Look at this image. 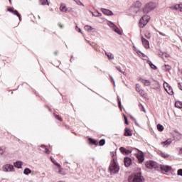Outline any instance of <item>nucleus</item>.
Here are the masks:
<instances>
[{
  "mask_svg": "<svg viewBox=\"0 0 182 182\" xmlns=\"http://www.w3.org/2000/svg\"><path fill=\"white\" fill-rule=\"evenodd\" d=\"M150 21V16L149 15H144L140 19L139 22V28H142L149 23Z\"/></svg>",
  "mask_w": 182,
  "mask_h": 182,
  "instance_id": "2",
  "label": "nucleus"
},
{
  "mask_svg": "<svg viewBox=\"0 0 182 182\" xmlns=\"http://www.w3.org/2000/svg\"><path fill=\"white\" fill-rule=\"evenodd\" d=\"M164 87L168 95H170L171 96H173V95H174V92H173V88L171 87V86H170V85H168V83L165 82L164 84Z\"/></svg>",
  "mask_w": 182,
  "mask_h": 182,
  "instance_id": "5",
  "label": "nucleus"
},
{
  "mask_svg": "<svg viewBox=\"0 0 182 182\" xmlns=\"http://www.w3.org/2000/svg\"><path fill=\"white\" fill-rule=\"evenodd\" d=\"M58 174H62L63 176H65V174H66V173L63 171V168L60 166L58 167Z\"/></svg>",
  "mask_w": 182,
  "mask_h": 182,
  "instance_id": "26",
  "label": "nucleus"
},
{
  "mask_svg": "<svg viewBox=\"0 0 182 182\" xmlns=\"http://www.w3.org/2000/svg\"><path fill=\"white\" fill-rule=\"evenodd\" d=\"M178 87L180 89V90H182V83L181 82H179L178 84Z\"/></svg>",
  "mask_w": 182,
  "mask_h": 182,
  "instance_id": "41",
  "label": "nucleus"
},
{
  "mask_svg": "<svg viewBox=\"0 0 182 182\" xmlns=\"http://www.w3.org/2000/svg\"><path fill=\"white\" fill-rule=\"evenodd\" d=\"M159 156H161L164 159H168L170 157V155L168 154H166L161 151H159Z\"/></svg>",
  "mask_w": 182,
  "mask_h": 182,
  "instance_id": "18",
  "label": "nucleus"
},
{
  "mask_svg": "<svg viewBox=\"0 0 182 182\" xmlns=\"http://www.w3.org/2000/svg\"><path fill=\"white\" fill-rule=\"evenodd\" d=\"M145 166L146 167V168H149V170H153V168L156 170L159 168V165L156 161H148L146 162Z\"/></svg>",
  "mask_w": 182,
  "mask_h": 182,
  "instance_id": "3",
  "label": "nucleus"
},
{
  "mask_svg": "<svg viewBox=\"0 0 182 182\" xmlns=\"http://www.w3.org/2000/svg\"><path fill=\"white\" fill-rule=\"evenodd\" d=\"M23 173L25 174L28 175V174H31V173H32V171H31V169L26 168L24 169Z\"/></svg>",
  "mask_w": 182,
  "mask_h": 182,
  "instance_id": "30",
  "label": "nucleus"
},
{
  "mask_svg": "<svg viewBox=\"0 0 182 182\" xmlns=\"http://www.w3.org/2000/svg\"><path fill=\"white\" fill-rule=\"evenodd\" d=\"M70 73H71V75H72V71L71 70H70Z\"/></svg>",
  "mask_w": 182,
  "mask_h": 182,
  "instance_id": "52",
  "label": "nucleus"
},
{
  "mask_svg": "<svg viewBox=\"0 0 182 182\" xmlns=\"http://www.w3.org/2000/svg\"><path fill=\"white\" fill-rule=\"evenodd\" d=\"M84 28L85 31H87V32H90L91 31H93V28L89 25L85 26Z\"/></svg>",
  "mask_w": 182,
  "mask_h": 182,
  "instance_id": "24",
  "label": "nucleus"
},
{
  "mask_svg": "<svg viewBox=\"0 0 182 182\" xmlns=\"http://www.w3.org/2000/svg\"><path fill=\"white\" fill-rule=\"evenodd\" d=\"M144 181V178L141 176V173H138L134 175L133 178V182H143Z\"/></svg>",
  "mask_w": 182,
  "mask_h": 182,
  "instance_id": "6",
  "label": "nucleus"
},
{
  "mask_svg": "<svg viewBox=\"0 0 182 182\" xmlns=\"http://www.w3.org/2000/svg\"><path fill=\"white\" fill-rule=\"evenodd\" d=\"M138 93H139L141 96H146V92H144L143 90H139Z\"/></svg>",
  "mask_w": 182,
  "mask_h": 182,
  "instance_id": "36",
  "label": "nucleus"
},
{
  "mask_svg": "<svg viewBox=\"0 0 182 182\" xmlns=\"http://www.w3.org/2000/svg\"><path fill=\"white\" fill-rule=\"evenodd\" d=\"M126 148H124V147H120L119 148V151H121V153H122V154H125V153H126Z\"/></svg>",
  "mask_w": 182,
  "mask_h": 182,
  "instance_id": "35",
  "label": "nucleus"
},
{
  "mask_svg": "<svg viewBox=\"0 0 182 182\" xmlns=\"http://www.w3.org/2000/svg\"><path fill=\"white\" fill-rule=\"evenodd\" d=\"M9 1L11 2V0H9Z\"/></svg>",
  "mask_w": 182,
  "mask_h": 182,
  "instance_id": "53",
  "label": "nucleus"
},
{
  "mask_svg": "<svg viewBox=\"0 0 182 182\" xmlns=\"http://www.w3.org/2000/svg\"><path fill=\"white\" fill-rule=\"evenodd\" d=\"M9 12H12L14 15L18 17L19 20L21 21V14L18 12V11L15 10L14 8L11 7L8 9Z\"/></svg>",
  "mask_w": 182,
  "mask_h": 182,
  "instance_id": "9",
  "label": "nucleus"
},
{
  "mask_svg": "<svg viewBox=\"0 0 182 182\" xmlns=\"http://www.w3.org/2000/svg\"><path fill=\"white\" fill-rule=\"evenodd\" d=\"M157 129H158L159 132H163L164 130V127H163V125H161L160 124H158Z\"/></svg>",
  "mask_w": 182,
  "mask_h": 182,
  "instance_id": "27",
  "label": "nucleus"
},
{
  "mask_svg": "<svg viewBox=\"0 0 182 182\" xmlns=\"http://www.w3.org/2000/svg\"><path fill=\"white\" fill-rule=\"evenodd\" d=\"M105 143H106V141L105 139H101L99 141V146H105Z\"/></svg>",
  "mask_w": 182,
  "mask_h": 182,
  "instance_id": "33",
  "label": "nucleus"
},
{
  "mask_svg": "<svg viewBox=\"0 0 182 182\" xmlns=\"http://www.w3.org/2000/svg\"><path fill=\"white\" fill-rule=\"evenodd\" d=\"M141 39L142 45L145 49H149L150 48V43L143 36H141Z\"/></svg>",
  "mask_w": 182,
  "mask_h": 182,
  "instance_id": "7",
  "label": "nucleus"
},
{
  "mask_svg": "<svg viewBox=\"0 0 182 182\" xmlns=\"http://www.w3.org/2000/svg\"><path fill=\"white\" fill-rule=\"evenodd\" d=\"M175 106H176V107H178V109H181L182 104H181V102L178 101V102H176Z\"/></svg>",
  "mask_w": 182,
  "mask_h": 182,
  "instance_id": "29",
  "label": "nucleus"
},
{
  "mask_svg": "<svg viewBox=\"0 0 182 182\" xmlns=\"http://www.w3.org/2000/svg\"><path fill=\"white\" fill-rule=\"evenodd\" d=\"M125 167H129L132 164V159L130 158H125L124 160Z\"/></svg>",
  "mask_w": 182,
  "mask_h": 182,
  "instance_id": "11",
  "label": "nucleus"
},
{
  "mask_svg": "<svg viewBox=\"0 0 182 182\" xmlns=\"http://www.w3.org/2000/svg\"><path fill=\"white\" fill-rule=\"evenodd\" d=\"M148 65H149L150 68H151V69H154V70H157V67L156 65H154V64H153V63H151V61L148 60L147 61Z\"/></svg>",
  "mask_w": 182,
  "mask_h": 182,
  "instance_id": "21",
  "label": "nucleus"
},
{
  "mask_svg": "<svg viewBox=\"0 0 182 182\" xmlns=\"http://www.w3.org/2000/svg\"><path fill=\"white\" fill-rule=\"evenodd\" d=\"M14 167H16L17 168H21V167H22V162L21 161L15 162Z\"/></svg>",
  "mask_w": 182,
  "mask_h": 182,
  "instance_id": "23",
  "label": "nucleus"
},
{
  "mask_svg": "<svg viewBox=\"0 0 182 182\" xmlns=\"http://www.w3.org/2000/svg\"><path fill=\"white\" fill-rule=\"evenodd\" d=\"M54 54H55V55H58V52H55Z\"/></svg>",
  "mask_w": 182,
  "mask_h": 182,
  "instance_id": "50",
  "label": "nucleus"
},
{
  "mask_svg": "<svg viewBox=\"0 0 182 182\" xmlns=\"http://www.w3.org/2000/svg\"><path fill=\"white\" fill-rule=\"evenodd\" d=\"M139 81L141 82V83H143L144 86H150L151 85V82L149 81V80H144L143 78H139Z\"/></svg>",
  "mask_w": 182,
  "mask_h": 182,
  "instance_id": "10",
  "label": "nucleus"
},
{
  "mask_svg": "<svg viewBox=\"0 0 182 182\" xmlns=\"http://www.w3.org/2000/svg\"><path fill=\"white\" fill-rule=\"evenodd\" d=\"M116 69H117L118 71L120 72V73H123V71L122 70V68L120 67H116Z\"/></svg>",
  "mask_w": 182,
  "mask_h": 182,
  "instance_id": "43",
  "label": "nucleus"
},
{
  "mask_svg": "<svg viewBox=\"0 0 182 182\" xmlns=\"http://www.w3.org/2000/svg\"><path fill=\"white\" fill-rule=\"evenodd\" d=\"M81 31H82V30H81L80 28H79V32H81Z\"/></svg>",
  "mask_w": 182,
  "mask_h": 182,
  "instance_id": "51",
  "label": "nucleus"
},
{
  "mask_svg": "<svg viewBox=\"0 0 182 182\" xmlns=\"http://www.w3.org/2000/svg\"><path fill=\"white\" fill-rule=\"evenodd\" d=\"M54 117H55V119H57V120H59V122H62V117H60L59 115L54 114Z\"/></svg>",
  "mask_w": 182,
  "mask_h": 182,
  "instance_id": "34",
  "label": "nucleus"
},
{
  "mask_svg": "<svg viewBox=\"0 0 182 182\" xmlns=\"http://www.w3.org/2000/svg\"><path fill=\"white\" fill-rule=\"evenodd\" d=\"M179 153H180V154H182V148L180 149Z\"/></svg>",
  "mask_w": 182,
  "mask_h": 182,
  "instance_id": "48",
  "label": "nucleus"
},
{
  "mask_svg": "<svg viewBox=\"0 0 182 182\" xmlns=\"http://www.w3.org/2000/svg\"><path fill=\"white\" fill-rule=\"evenodd\" d=\"M102 12L105 15H107V16H112V15H113V12H112V11H110V10H109V9H102Z\"/></svg>",
  "mask_w": 182,
  "mask_h": 182,
  "instance_id": "13",
  "label": "nucleus"
},
{
  "mask_svg": "<svg viewBox=\"0 0 182 182\" xmlns=\"http://www.w3.org/2000/svg\"><path fill=\"white\" fill-rule=\"evenodd\" d=\"M40 4H41V5H49V3L48 2V0H40Z\"/></svg>",
  "mask_w": 182,
  "mask_h": 182,
  "instance_id": "32",
  "label": "nucleus"
},
{
  "mask_svg": "<svg viewBox=\"0 0 182 182\" xmlns=\"http://www.w3.org/2000/svg\"><path fill=\"white\" fill-rule=\"evenodd\" d=\"M88 140H89L90 144H94L95 146H97V144H99V141H96V139L89 138Z\"/></svg>",
  "mask_w": 182,
  "mask_h": 182,
  "instance_id": "17",
  "label": "nucleus"
},
{
  "mask_svg": "<svg viewBox=\"0 0 182 182\" xmlns=\"http://www.w3.org/2000/svg\"><path fill=\"white\" fill-rule=\"evenodd\" d=\"M130 153H132V150H130V149H126V151H125V154H130Z\"/></svg>",
  "mask_w": 182,
  "mask_h": 182,
  "instance_id": "40",
  "label": "nucleus"
},
{
  "mask_svg": "<svg viewBox=\"0 0 182 182\" xmlns=\"http://www.w3.org/2000/svg\"><path fill=\"white\" fill-rule=\"evenodd\" d=\"M118 105L119 107H122V102H120V100H119Z\"/></svg>",
  "mask_w": 182,
  "mask_h": 182,
  "instance_id": "47",
  "label": "nucleus"
},
{
  "mask_svg": "<svg viewBox=\"0 0 182 182\" xmlns=\"http://www.w3.org/2000/svg\"><path fill=\"white\" fill-rule=\"evenodd\" d=\"M4 168H6V171H12V170H14V166L7 164L4 166Z\"/></svg>",
  "mask_w": 182,
  "mask_h": 182,
  "instance_id": "16",
  "label": "nucleus"
},
{
  "mask_svg": "<svg viewBox=\"0 0 182 182\" xmlns=\"http://www.w3.org/2000/svg\"><path fill=\"white\" fill-rule=\"evenodd\" d=\"M105 55H106V56H107V58L109 60H112V59H114V56L113 55V54H112L110 53H105Z\"/></svg>",
  "mask_w": 182,
  "mask_h": 182,
  "instance_id": "22",
  "label": "nucleus"
},
{
  "mask_svg": "<svg viewBox=\"0 0 182 182\" xmlns=\"http://www.w3.org/2000/svg\"><path fill=\"white\" fill-rule=\"evenodd\" d=\"M58 26L60 29H63V24H62V23H58Z\"/></svg>",
  "mask_w": 182,
  "mask_h": 182,
  "instance_id": "44",
  "label": "nucleus"
},
{
  "mask_svg": "<svg viewBox=\"0 0 182 182\" xmlns=\"http://www.w3.org/2000/svg\"><path fill=\"white\" fill-rule=\"evenodd\" d=\"M45 153H46V154H49V153H50V151H49V149H45Z\"/></svg>",
  "mask_w": 182,
  "mask_h": 182,
  "instance_id": "45",
  "label": "nucleus"
},
{
  "mask_svg": "<svg viewBox=\"0 0 182 182\" xmlns=\"http://www.w3.org/2000/svg\"><path fill=\"white\" fill-rule=\"evenodd\" d=\"M144 35L146 39H150V38H151V33H150V31L148 30L144 31Z\"/></svg>",
  "mask_w": 182,
  "mask_h": 182,
  "instance_id": "15",
  "label": "nucleus"
},
{
  "mask_svg": "<svg viewBox=\"0 0 182 182\" xmlns=\"http://www.w3.org/2000/svg\"><path fill=\"white\" fill-rule=\"evenodd\" d=\"M114 31L118 33L119 35H122V31H120V29L119 28H117V26H114Z\"/></svg>",
  "mask_w": 182,
  "mask_h": 182,
  "instance_id": "28",
  "label": "nucleus"
},
{
  "mask_svg": "<svg viewBox=\"0 0 182 182\" xmlns=\"http://www.w3.org/2000/svg\"><path fill=\"white\" fill-rule=\"evenodd\" d=\"M109 170L111 174H116V173H119V166H117V164H116L114 158H113L112 161L109 164Z\"/></svg>",
  "mask_w": 182,
  "mask_h": 182,
  "instance_id": "1",
  "label": "nucleus"
},
{
  "mask_svg": "<svg viewBox=\"0 0 182 182\" xmlns=\"http://www.w3.org/2000/svg\"><path fill=\"white\" fill-rule=\"evenodd\" d=\"M50 160L52 161V163H53V164H55V166H56L57 167H60V164H59L58 162H56V160H55V159H53V157H50Z\"/></svg>",
  "mask_w": 182,
  "mask_h": 182,
  "instance_id": "25",
  "label": "nucleus"
},
{
  "mask_svg": "<svg viewBox=\"0 0 182 182\" xmlns=\"http://www.w3.org/2000/svg\"><path fill=\"white\" fill-rule=\"evenodd\" d=\"M124 119L125 124H129V121H127V117H126V115L124 116Z\"/></svg>",
  "mask_w": 182,
  "mask_h": 182,
  "instance_id": "37",
  "label": "nucleus"
},
{
  "mask_svg": "<svg viewBox=\"0 0 182 182\" xmlns=\"http://www.w3.org/2000/svg\"><path fill=\"white\" fill-rule=\"evenodd\" d=\"M136 159L139 160V163H142V161H144V156L143 154H137Z\"/></svg>",
  "mask_w": 182,
  "mask_h": 182,
  "instance_id": "19",
  "label": "nucleus"
},
{
  "mask_svg": "<svg viewBox=\"0 0 182 182\" xmlns=\"http://www.w3.org/2000/svg\"><path fill=\"white\" fill-rule=\"evenodd\" d=\"M124 136H133V133H132V130H130V129L125 128Z\"/></svg>",
  "mask_w": 182,
  "mask_h": 182,
  "instance_id": "12",
  "label": "nucleus"
},
{
  "mask_svg": "<svg viewBox=\"0 0 182 182\" xmlns=\"http://www.w3.org/2000/svg\"><path fill=\"white\" fill-rule=\"evenodd\" d=\"M74 1L75 2H76V4H77V5H83V4H82L80 0H74Z\"/></svg>",
  "mask_w": 182,
  "mask_h": 182,
  "instance_id": "38",
  "label": "nucleus"
},
{
  "mask_svg": "<svg viewBox=\"0 0 182 182\" xmlns=\"http://www.w3.org/2000/svg\"><path fill=\"white\" fill-rule=\"evenodd\" d=\"M161 144L162 146H170V144H171V140L167 139L166 141L161 142Z\"/></svg>",
  "mask_w": 182,
  "mask_h": 182,
  "instance_id": "20",
  "label": "nucleus"
},
{
  "mask_svg": "<svg viewBox=\"0 0 182 182\" xmlns=\"http://www.w3.org/2000/svg\"><path fill=\"white\" fill-rule=\"evenodd\" d=\"M142 112H144L146 113V109H144V107L143 105H141Z\"/></svg>",
  "mask_w": 182,
  "mask_h": 182,
  "instance_id": "46",
  "label": "nucleus"
},
{
  "mask_svg": "<svg viewBox=\"0 0 182 182\" xmlns=\"http://www.w3.org/2000/svg\"><path fill=\"white\" fill-rule=\"evenodd\" d=\"M176 9H178V11H181L182 12V4H176L175 6Z\"/></svg>",
  "mask_w": 182,
  "mask_h": 182,
  "instance_id": "31",
  "label": "nucleus"
},
{
  "mask_svg": "<svg viewBox=\"0 0 182 182\" xmlns=\"http://www.w3.org/2000/svg\"><path fill=\"white\" fill-rule=\"evenodd\" d=\"M60 11H61V12H68V7H66V5L65 4H60Z\"/></svg>",
  "mask_w": 182,
  "mask_h": 182,
  "instance_id": "14",
  "label": "nucleus"
},
{
  "mask_svg": "<svg viewBox=\"0 0 182 182\" xmlns=\"http://www.w3.org/2000/svg\"><path fill=\"white\" fill-rule=\"evenodd\" d=\"M136 92H139V90H140V86L139 85V84H136Z\"/></svg>",
  "mask_w": 182,
  "mask_h": 182,
  "instance_id": "39",
  "label": "nucleus"
},
{
  "mask_svg": "<svg viewBox=\"0 0 182 182\" xmlns=\"http://www.w3.org/2000/svg\"><path fill=\"white\" fill-rule=\"evenodd\" d=\"M154 8H156V4L154 3H149L144 8V12L145 14H147L148 12H150V11H153Z\"/></svg>",
  "mask_w": 182,
  "mask_h": 182,
  "instance_id": "4",
  "label": "nucleus"
},
{
  "mask_svg": "<svg viewBox=\"0 0 182 182\" xmlns=\"http://www.w3.org/2000/svg\"><path fill=\"white\" fill-rule=\"evenodd\" d=\"M111 80L113 83H114V80H113V77H111Z\"/></svg>",
  "mask_w": 182,
  "mask_h": 182,
  "instance_id": "49",
  "label": "nucleus"
},
{
  "mask_svg": "<svg viewBox=\"0 0 182 182\" xmlns=\"http://www.w3.org/2000/svg\"><path fill=\"white\" fill-rule=\"evenodd\" d=\"M160 168L161 171H164L165 173H168V171H171V166L167 165H161Z\"/></svg>",
  "mask_w": 182,
  "mask_h": 182,
  "instance_id": "8",
  "label": "nucleus"
},
{
  "mask_svg": "<svg viewBox=\"0 0 182 182\" xmlns=\"http://www.w3.org/2000/svg\"><path fill=\"white\" fill-rule=\"evenodd\" d=\"M178 176H182V169L178 170Z\"/></svg>",
  "mask_w": 182,
  "mask_h": 182,
  "instance_id": "42",
  "label": "nucleus"
}]
</instances>
